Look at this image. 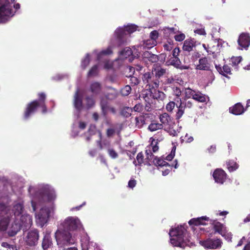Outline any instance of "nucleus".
Returning a JSON list of instances; mask_svg holds the SVG:
<instances>
[{
    "mask_svg": "<svg viewBox=\"0 0 250 250\" xmlns=\"http://www.w3.org/2000/svg\"><path fill=\"white\" fill-rule=\"evenodd\" d=\"M142 81L144 84H146V87L151 91L152 89L155 90L159 86L160 81L156 79L153 72H147L145 73L142 77ZM152 93V91H151Z\"/></svg>",
    "mask_w": 250,
    "mask_h": 250,
    "instance_id": "6",
    "label": "nucleus"
},
{
    "mask_svg": "<svg viewBox=\"0 0 250 250\" xmlns=\"http://www.w3.org/2000/svg\"><path fill=\"white\" fill-rule=\"evenodd\" d=\"M153 97L157 100L163 101L166 98V94L163 92L158 90L153 95Z\"/></svg>",
    "mask_w": 250,
    "mask_h": 250,
    "instance_id": "42",
    "label": "nucleus"
},
{
    "mask_svg": "<svg viewBox=\"0 0 250 250\" xmlns=\"http://www.w3.org/2000/svg\"><path fill=\"white\" fill-rule=\"evenodd\" d=\"M203 46L208 53L210 54H212L213 56L215 55V51L212 50L208 45L207 46H206V44H203Z\"/></svg>",
    "mask_w": 250,
    "mask_h": 250,
    "instance_id": "60",
    "label": "nucleus"
},
{
    "mask_svg": "<svg viewBox=\"0 0 250 250\" xmlns=\"http://www.w3.org/2000/svg\"><path fill=\"white\" fill-rule=\"evenodd\" d=\"M192 100H193V102L194 100H195L201 103L205 102L206 101L205 97L201 92H195L194 95H193Z\"/></svg>",
    "mask_w": 250,
    "mask_h": 250,
    "instance_id": "36",
    "label": "nucleus"
},
{
    "mask_svg": "<svg viewBox=\"0 0 250 250\" xmlns=\"http://www.w3.org/2000/svg\"><path fill=\"white\" fill-rule=\"evenodd\" d=\"M40 196L42 202H51L56 198V194L54 191L44 189L40 192Z\"/></svg>",
    "mask_w": 250,
    "mask_h": 250,
    "instance_id": "13",
    "label": "nucleus"
},
{
    "mask_svg": "<svg viewBox=\"0 0 250 250\" xmlns=\"http://www.w3.org/2000/svg\"><path fill=\"white\" fill-rule=\"evenodd\" d=\"M80 225V220L73 217H68L61 224V229L68 231H73L77 229Z\"/></svg>",
    "mask_w": 250,
    "mask_h": 250,
    "instance_id": "7",
    "label": "nucleus"
},
{
    "mask_svg": "<svg viewBox=\"0 0 250 250\" xmlns=\"http://www.w3.org/2000/svg\"><path fill=\"white\" fill-rule=\"evenodd\" d=\"M211 221L213 225V228L215 232H217L222 236H225L226 235V227L225 226L216 220H211Z\"/></svg>",
    "mask_w": 250,
    "mask_h": 250,
    "instance_id": "19",
    "label": "nucleus"
},
{
    "mask_svg": "<svg viewBox=\"0 0 250 250\" xmlns=\"http://www.w3.org/2000/svg\"><path fill=\"white\" fill-rule=\"evenodd\" d=\"M38 99L33 100L26 104L23 113V119L27 120L33 115L38 108H41L42 114L47 112V108L45 104L46 95L44 92L38 94Z\"/></svg>",
    "mask_w": 250,
    "mask_h": 250,
    "instance_id": "1",
    "label": "nucleus"
},
{
    "mask_svg": "<svg viewBox=\"0 0 250 250\" xmlns=\"http://www.w3.org/2000/svg\"><path fill=\"white\" fill-rule=\"evenodd\" d=\"M175 150H176V146H173L172 147V149L170 153L169 154H168L166 157V160L167 161H171L173 159L175 156Z\"/></svg>",
    "mask_w": 250,
    "mask_h": 250,
    "instance_id": "51",
    "label": "nucleus"
},
{
    "mask_svg": "<svg viewBox=\"0 0 250 250\" xmlns=\"http://www.w3.org/2000/svg\"><path fill=\"white\" fill-rule=\"evenodd\" d=\"M20 224L22 228L23 231L26 230L30 228L32 224L31 217L28 214H24L21 216L20 219H18Z\"/></svg>",
    "mask_w": 250,
    "mask_h": 250,
    "instance_id": "14",
    "label": "nucleus"
},
{
    "mask_svg": "<svg viewBox=\"0 0 250 250\" xmlns=\"http://www.w3.org/2000/svg\"><path fill=\"white\" fill-rule=\"evenodd\" d=\"M242 60L241 57H232L230 60L231 63L230 64L234 67V69L238 70V65Z\"/></svg>",
    "mask_w": 250,
    "mask_h": 250,
    "instance_id": "37",
    "label": "nucleus"
},
{
    "mask_svg": "<svg viewBox=\"0 0 250 250\" xmlns=\"http://www.w3.org/2000/svg\"><path fill=\"white\" fill-rule=\"evenodd\" d=\"M144 154L142 152L138 153L137 155L136 159L139 165H141L144 162Z\"/></svg>",
    "mask_w": 250,
    "mask_h": 250,
    "instance_id": "54",
    "label": "nucleus"
},
{
    "mask_svg": "<svg viewBox=\"0 0 250 250\" xmlns=\"http://www.w3.org/2000/svg\"><path fill=\"white\" fill-rule=\"evenodd\" d=\"M10 222V217L6 213V207L0 206V231H5Z\"/></svg>",
    "mask_w": 250,
    "mask_h": 250,
    "instance_id": "10",
    "label": "nucleus"
},
{
    "mask_svg": "<svg viewBox=\"0 0 250 250\" xmlns=\"http://www.w3.org/2000/svg\"><path fill=\"white\" fill-rule=\"evenodd\" d=\"M226 165L229 172L236 170L239 167V165L234 160H229L227 162Z\"/></svg>",
    "mask_w": 250,
    "mask_h": 250,
    "instance_id": "32",
    "label": "nucleus"
},
{
    "mask_svg": "<svg viewBox=\"0 0 250 250\" xmlns=\"http://www.w3.org/2000/svg\"><path fill=\"white\" fill-rule=\"evenodd\" d=\"M112 53V51L111 48L109 47L106 48L105 50L102 51L98 55V59H99L100 56L101 55H110Z\"/></svg>",
    "mask_w": 250,
    "mask_h": 250,
    "instance_id": "52",
    "label": "nucleus"
},
{
    "mask_svg": "<svg viewBox=\"0 0 250 250\" xmlns=\"http://www.w3.org/2000/svg\"><path fill=\"white\" fill-rule=\"evenodd\" d=\"M181 62L178 57L174 58L170 62V64L174 66L176 68L180 67Z\"/></svg>",
    "mask_w": 250,
    "mask_h": 250,
    "instance_id": "49",
    "label": "nucleus"
},
{
    "mask_svg": "<svg viewBox=\"0 0 250 250\" xmlns=\"http://www.w3.org/2000/svg\"><path fill=\"white\" fill-rule=\"evenodd\" d=\"M99 73L98 65L96 64L93 65L89 70L87 73V77H91L97 76Z\"/></svg>",
    "mask_w": 250,
    "mask_h": 250,
    "instance_id": "40",
    "label": "nucleus"
},
{
    "mask_svg": "<svg viewBox=\"0 0 250 250\" xmlns=\"http://www.w3.org/2000/svg\"><path fill=\"white\" fill-rule=\"evenodd\" d=\"M134 110L136 112H140L143 110V105L140 104H136L133 107Z\"/></svg>",
    "mask_w": 250,
    "mask_h": 250,
    "instance_id": "63",
    "label": "nucleus"
},
{
    "mask_svg": "<svg viewBox=\"0 0 250 250\" xmlns=\"http://www.w3.org/2000/svg\"><path fill=\"white\" fill-rule=\"evenodd\" d=\"M195 41L194 39H187L184 41L183 49L184 51L189 52L193 50V47H195Z\"/></svg>",
    "mask_w": 250,
    "mask_h": 250,
    "instance_id": "25",
    "label": "nucleus"
},
{
    "mask_svg": "<svg viewBox=\"0 0 250 250\" xmlns=\"http://www.w3.org/2000/svg\"><path fill=\"white\" fill-rule=\"evenodd\" d=\"M163 161V159L155 157V158L153 159L152 164H154L156 166L162 167Z\"/></svg>",
    "mask_w": 250,
    "mask_h": 250,
    "instance_id": "50",
    "label": "nucleus"
},
{
    "mask_svg": "<svg viewBox=\"0 0 250 250\" xmlns=\"http://www.w3.org/2000/svg\"><path fill=\"white\" fill-rule=\"evenodd\" d=\"M209 221V217L207 216H202L201 217L192 218L188 221V224L190 226L206 225L207 224L206 222H208Z\"/></svg>",
    "mask_w": 250,
    "mask_h": 250,
    "instance_id": "20",
    "label": "nucleus"
},
{
    "mask_svg": "<svg viewBox=\"0 0 250 250\" xmlns=\"http://www.w3.org/2000/svg\"><path fill=\"white\" fill-rule=\"evenodd\" d=\"M89 89L93 95H96L100 93L102 90V85L100 83L95 82L91 83Z\"/></svg>",
    "mask_w": 250,
    "mask_h": 250,
    "instance_id": "27",
    "label": "nucleus"
},
{
    "mask_svg": "<svg viewBox=\"0 0 250 250\" xmlns=\"http://www.w3.org/2000/svg\"><path fill=\"white\" fill-rule=\"evenodd\" d=\"M146 160H147L146 162L148 165L151 166L152 163V161L154 158H155L154 155L151 152L150 149V147L149 149L146 150Z\"/></svg>",
    "mask_w": 250,
    "mask_h": 250,
    "instance_id": "35",
    "label": "nucleus"
},
{
    "mask_svg": "<svg viewBox=\"0 0 250 250\" xmlns=\"http://www.w3.org/2000/svg\"><path fill=\"white\" fill-rule=\"evenodd\" d=\"M21 229H22V228L20 224L18 219L16 218L12 224L11 226L8 231V235L11 237L14 236Z\"/></svg>",
    "mask_w": 250,
    "mask_h": 250,
    "instance_id": "18",
    "label": "nucleus"
},
{
    "mask_svg": "<svg viewBox=\"0 0 250 250\" xmlns=\"http://www.w3.org/2000/svg\"><path fill=\"white\" fill-rule=\"evenodd\" d=\"M195 91L189 87L185 89V95L182 99H180L179 104H177V109L176 111L175 118L179 120L182 118L185 111H189L193 108V95Z\"/></svg>",
    "mask_w": 250,
    "mask_h": 250,
    "instance_id": "2",
    "label": "nucleus"
},
{
    "mask_svg": "<svg viewBox=\"0 0 250 250\" xmlns=\"http://www.w3.org/2000/svg\"><path fill=\"white\" fill-rule=\"evenodd\" d=\"M132 108L129 107H126L123 109L122 111V114L125 117H129L131 116L132 112Z\"/></svg>",
    "mask_w": 250,
    "mask_h": 250,
    "instance_id": "47",
    "label": "nucleus"
},
{
    "mask_svg": "<svg viewBox=\"0 0 250 250\" xmlns=\"http://www.w3.org/2000/svg\"><path fill=\"white\" fill-rule=\"evenodd\" d=\"M229 111L230 113L234 115H239L244 112L245 109L243 105L240 103H238L229 107Z\"/></svg>",
    "mask_w": 250,
    "mask_h": 250,
    "instance_id": "21",
    "label": "nucleus"
},
{
    "mask_svg": "<svg viewBox=\"0 0 250 250\" xmlns=\"http://www.w3.org/2000/svg\"><path fill=\"white\" fill-rule=\"evenodd\" d=\"M152 72H154L155 78L159 80V79L166 73V69L162 67L152 68Z\"/></svg>",
    "mask_w": 250,
    "mask_h": 250,
    "instance_id": "30",
    "label": "nucleus"
},
{
    "mask_svg": "<svg viewBox=\"0 0 250 250\" xmlns=\"http://www.w3.org/2000/svg\"><path fill=\"white\" fill-rule=\"evenodd\" d=\"M217 71L221 75L227 77L228 74H231V69L227 64H224L222 66L220 64H215Z\"/></svg>",
    "mask_w": 250,
    "mask_h": 250,
    "instance_id": "24",
    "label": "nucleus"
},
{
    "mask_svg": "<svg viewBox=\"0 0 250 250\" xmlns=\"http://www.w3.org/2000/svg\"><path fill=\"white\" fill-rule=\"evenodd\" d=\"M15 0H0V23H5L15 15L13 3Z\"/></svg>",
    "mask_w": 250,
    "mask_h": 250,
    "instance_id": "3",
    "label": "nucleus"
},
{
    "mask_svg": "<svg viewBox=\"0 0 250 250\" xmlns=\"http://www.w3.org/2000/svg\"><path fill=\"white\" fill-rule=\"evenodd\" d=\"M168 166L170 167L171 169L173 167H174V168H177L178 167V162L177 160H175L173 163H172L171 165H170L167 162H166L164 160L163 161V163L162 164V167H167Z\"/></svg>",
    "mask_w": 250,
    "mask_h": 250,
    "instance_id": "48",
    "label": "nucleus"
},
{
    "mask_svg": "<svg viewBox=\"0 0 250 250\" xmlns=\"http://www.w3.org/2000/svg\"><path fill=\"white\" fill-rule=\"evenodd\" d=\"M86 100V106L87 109H90L95 105L94 100L89 96H87L85 98Z\"/></svg>",
    "mask_w": 250,
    "mask_h": 250,
    "instance_id": "45",
    "label": "nucleus"
},
{
    "mask_svg": "<svg viewBox=\"0 0 250 250\" xmlns=\"http://www.w3.org/2000/svg\"><path fill=\"white\" fill-rule=\"evenodd\" d=\"M131 88L129 85H126L121 89L120 93L122 96H128L131 92Z\"/></svg>",
    "mask_w": 250,
    "mask_h": 250,
    "instance_id": "44",
    "label": "nucleus"
},
{
    "mask_svg": "<svg viewBox=\"0 0 250 250\" xmlns=\"http://www.w3.org/2000/svg\"><path fill=\"white\" fill-rule=\"evenodd\" d=\"M153 115L149 113H145L135 117V120L136 125L142 127L144 124L148 123V119H152Z\"/></svg>",
    "mask_w": 250,
    "mask_h": 250,
    "instance_id": "17",
    "label": "nucleus"
},
{
    "mask_svg": "<svg viewBox=\"0 0 250 250\" xmlns=\"http://www.w3.org/2000/svg\"><path fill=\"white\" fill-rule=\"evenodd\" d=\"M174 39L177 42L183 41L185 39V35L181 33L180 34L175 35Z\"/></svg>",
    "mask_w": 250,
    "mask_h": 250,
    "instance_id": "57",
    "label": "nucleus"
},
{
    "mask_svg": "<svg viewBox=\"0 0 250 250\" xmlns=\"http://www.w3.org/2000/svg\"><path fill=\"white\" fill-rule=\"evenodd\" d=\"M55 237L58 244L62 246L72 245L76 242L75 237H72L69 231L61 228L56 232Z\"/></svg>",
    "mask_w": 250,
    "mask_h": 250,
    "instance_id": "5",
    "label": "nucleus"
},
{
    "mask_svg": "<svg viewBox=\"0 0 250 250\" xmlns=\"http://www.w3.org/2000/svg\"><path fill=\"white\" fill-rule=\"evenodd\" d=\"M200 244L206 249H219L222 247L223 242L220 238H208L206 240L201 241Z\"/></svg>",
    "mask_w": 250,
    "mask_h": 250,
    "instance_id": "9",
    "label": "nucleus"
},
{
    "mask_svg": "<svg viewBox=\"0 0 250 250\" xmlns=\"http://www.w3.org/2000/svg\"><path fill=\"white\" fill-rule=\"evenodd\" d=\"M165 83L166 84H171V85L170 86L171 87V86H173V84H174V83H177V82L175 81V80L172 77H170L166 79Z\"/></svg>",
    "mask_w": 250,
    "mask_h": 250,
    "instance_id": "55",
    "label": "nucleus"
},
{
    "mask_svg": "<svg viewBox=\"0 0 250 250\" xmlns=\"http://www.w3.org/2000/svg\"><path fill=\"white\" fill-rule=\"evenodd\" d=\"M142 29L134 24H128L126 25L119 27L115 31H136Z\"/></svg>",
    "mask_w": 250,
    "mask_h": 250,
    "instance_id": "23",
    "label": "nucleus"
},
{
    "mask_svg": "<svg viewBox=\"0 0 250 250\" xmlns=\"http://www.w3.org/2000/svg\"><path fill=\"white\" fill-rule=\"evenodd\" d=\"M116 132V130L113 128H108L106 131V135L107 137H112Z\"/></svg>",
    "mask_w": 250,
    "mask_h": 250,
    "instance_id": "53",
    "label": "nucleus"
},
{
    "mask_svg": "<svg viewBox=\"0 0 250 250\" xmlns=\"http://www.w3.org/2000/svg\"><path fill=\"white\" fill-rule=\"evenodd\" d=\"M74 105L76 109L79 111H81L83 108L82 98L79 95L78 91L76 92L74 96Z\"/></svg>",
    "mask_w": 250,
    "mask_h": 250,
    "instance_id": "26",
    "label": "nucleus"
},
{
    "mask_svg": "<svg viewBox=\"0 0 250 250\" xmlns=\"http://www.w3.org/2000/svg\"><path fill=\"white\" fill-rule=\"evenodd\" d=\"M180 52V48L179 47H175L172 51V56L173 58H176V57H178Z\"/></svg>",
    "mask_w": 250,
    "mask_h": 250,
    "instance_id": "62",
    "label": "nucleus"
},
{
    "mask_svg": "<svg viewBox=\"0 0 250 250\" xmlns=\"http://www.w3.org/2000/svg\"><path fill=\"white\" fill-rule=\"evenodd\" d=\"M158 142H156L154 139L151 143V146L152 147V150L153 152L157 151L159 149V147L157 146Z\"/></svg>",
    "mask_w": 250,
    "mask_h": 250,
    "instance_id": "59",
    "label": "nucleus"
},
{
    "mask_svg": "<svg viewBox=\"0 0 250 250\" xmlns=\"http://www.w3.org/2000/svg\"><path fill=\"white\" fill-rule=\"evenodd\" d=\"M50 210L48 208H42L36 214V221L40 226L42 227L48 221Z\"/></svg>",
    "mask_w": 250,
    "mask_h": 250,
    "instance_id": "8",
    "label": "nucleus"
},
{
    "mask_svg": "<svg viewBox=\"0 0 250 250\" xmlns=\"http://www.w3.org/2000/svg\"><path fill=\"white\" fill-rule=\"evenodd\" d=\"M238 44L245 49L250 45V36L248 33L242 32L238 39Z\"/></svg>",
    "mask_w": 250,
    "mask_h": 250,
    "instance_id": "15",
    "label": "nucleus"
},
{
    "mask_svg": "<svg viewBox=\"0 0 250 250\" xmlns=\"http://www.w3.org/2000/svg\"><path fill=\"white\" fill-rule=\"evenodd\" d=\"M171 87L173 89V94L176 96L175 99H176L177 100H180V99H181L180 98V96L181 95L180 88L177 86H175L174 85L173 86H171Z\"/></svg>",
    "mask_w": 250,
    "mask_h": 250,
    "instance_id": "46",
    "label": "nucleus"
},
{
    "mask_svg": "<svg viewBox=\"0 0 250 250\" xmlns=\"http://www.w3.org/2000/svg\"><path fill=\"white\" fill-rule=\"evenodd\" d=\"M132 54V51L129 47H126L120 52V56L123 59H126Z\"/></svg>",
    "mask_w": 250,
    "mask_h": 250,
    "instance_id": "34",
    "label": "nucleus"
},
{
    "mask_svg": "<svg viewBox=\"0 0 250 250\" xmlns=\"http://www.w3.org/2000/svg\"><path fill=\"white\" fill-rule=\"evenodd\" d=\"M108 152L109 156L112 159L117 158L118 156V153L113 149H109L108 150Z\"/></svg>",
    "mask_w": 250,
    "mask_h": 250,
    "instance_id": "56",
    "label": "nucleus"
},
{
    "mask_svg": "<svg viewBox=\"0 0 250 250\" xmlns=\"http://www.w3.org/2000/svg\"><path fill=\"white\" fill-rule=\"evenodd\" d=\"M39 238V231L36 229L31 230L28 232L25 238L26 245L32 247L37 245Z\"/></svg>",
    "mask_w": 250,
    "mask_h": 250,
    "instance_id": "11",
    "label": "nucleus"
},
{
    "mask_svg": "<svg viewBox=\"0 0 250 250\" xmlns=\"http://www.w3.org/2000/svg\"><path fill=\"white\" fill-rule=\"evenodd\" d=\"M213 177L216 183L223 184L226 179L227 174L223 169L217 168L214 170Z\"/></svg>",
    "mask_w": 250,
    "mask_h": 250,
    "instance_id": "16",
    "label": "nucleus"
},
{
    "mask_svg": "<svg viewBox=\"0 0 250 250\" xmlns=\"http://www.w3.org/2000/svg\"><path fill=\"white\" fill-rule=\"evenodd\" d=\"M52 245V242L50 234L46 233L44 235L42 242V247L43 250H46Z\"/></svg>",
    "mask_w": 250,
    "mask_h": 250,
    "instance_id": "29",
    "label": "nucleus"
},
{
    "mask_svg": "<svg viewBox=\"0 0 250 250\" xmlns=\"http://www.w3.org/2000/svg\"><path fill=\"white\" fill-rule=\"evenodd\" d=\"M23 210V206L21 203H18L14 206V214L16 216L21 215Z\"/></svg>",
    "mask_w": 250,
    "mask_h": 250,
    "instance_id": "38",
    "label": "nucleus"
},
{
    "mask_svg": "<svg viewBox=\"0 0 250 250\" xmlns=\"http://www.w3.org/2000/svg\"><path fill=\"white\" fill-rule=\"evenodd\" d=\"M90 62V55L89 54H87L81 62V67L82 68L85 69L89 65Z\"/></svg>",
    "mask_w": 250,
    "mask_h": 250,
    "instance_id": "41",
    "label": "nucleus"
},
{
    "mask_svg": "<svg viewBox=\"0 0 250 250\" xmlns=\"http://www.w3.org/2000/svg\"><path fill=\"white\" fill-rule=\"evenodd\" d=\"M100 106L103 115L104 116H106L107 113V111L109 108L107 102L106 100H101L100 103Z\"/></svg>",
    "mask_w": 250,
    "mask_h": 250,
    "instance_id": "39",
    "label": "nucleus"
},
{
    "mask_svg": "<svg viewBox=\"0 0 250 250\" xmlns=\"http://www.w3.org/2000/svg\"><path fill=\"white\" fill-rule=\"evenodd\" d=\"M146 57L148 58V60L152 62H156L158 61V55H155L149 52L145 54Z\"/></svg>",
    "mask_w": 250,
    "mask_h": 250,
    "instance_id": "43",
    "label": "nucleus"
},
{
    "mask_svg": "<svg viewBox=\"0 0 250 250\" xmlns=\"http://www.w3.org/2000/svg\"><path fill=\"white\" fill-rule=\"evenodd\" d=\"M136 185V181L135 179H130L128 183V187L131 188H133Z\"/></svg>",
    "mask_w": 250,
    "mask_h": 250,
    "instance_id": "61",
    "label": "nucleus"
},
{
    "mask_svg": "<svg viewBox=\"0 0 250 250\" xmlns=\"http://www.w3.org/2000/svg\"><path fill=\"white\" fill-rule=\"evenodd\" d=\"M166 57L167 55L165 53H162L158 56V61H160L161 62H164L166 60Z\"/></svg>",
    "mask_w": 250,
    "mask_h": 250,
    "instance_id": "64",
    "label": "nucleus"
},
{
    "mask_svg": "<svg viewBox=\"0 0 250 250\" xmlns=\"http://www.w3.org/2000/svg\"><path fill=\"white\" fill-rule=\"evenodd\" d=\"M151 124L148 127V129L150 131L153 132L163 128V124L156 123L154 120L151 121Z\"/></svg>",
    "mask_w": 250,
    "mask_h": 250,
    "instance_id": "31",
    "label": "nucleus"
},
{
    "mask_svg": "<svg viewBox=\"0 0 250 250\" xmlns=\"http://www.w3.org/2000/svg\"><path fill=\"white\" fill-rule=\"evenodd\" d=\"M159 37L158 32H150L149 38L143 41V47L151 49L157 44V40Z\"/></svg>",
    "mask_w": 250,
    "mask_h": 250,
    "instance_id": "12",
    "label": "nucleus"
},
{
    "mask_svg": "<svg viewBox=\"0 0 250 250\" xmlns=\"http://www.w3.org/2000/svg\"><path fill=\"white\" fill-rule=\"evenodd\" d=\"M196 69L201 70H209L210 64L206 57H203L199 59V64L196 66Z\"/></svg>",
    "mask_w": 250,
    "mask_h": 250,
    "instance_id": "22",
    "label": "nucleus"
},
{
    "mask_svg": "<svg viewBox=\"0 0 250 250\" xmlns=\"http://www.w3.org/2000/svg\"><path fill=\"white\" fill-rule=\"evenodd\" d=\"M139 83V80L136 77L132 76L130 78V83L132 85H137Z\"/></svg>",
    "mask_w": 250,
    "mask_h": 250,
    "instance_id": "58",
    "label": "nucleus"
},
{
    "mask_svg": "<svg viewBox=\"0 0 250 250\" xmlns=\"http://www.w3.org/2000/svg\"><path fill=\"white\" fill-rule=\"evenodd\" d=\"M159 119L161 124H163V127L169 125L171 122V117L167 113H164L160 115Z\"/></svg>",
    "mask_w": 250,
    "mask_h": 250,
    "instance_id": "28",
    "label": "nucleus"
},
{
    "mask_svg": "<svg viewBox=\"0 0 250 250\" xmlns=\"http://www.w3.org/2000/svg\"><path fill=\"white\" fill-rule=\"evenodd\" d=\"M174 101H170L168 103L166 106V109L168 112H172L175 106H177V104H179L180 100H177L176 99H174Z\"/></svg>",
    "mask_w": 250,
    "mask_h": 250,
    "instance_id": "33",
    "label": "nucleus"
},
{
    "mask_svg": "<svg viewBox=\"0 0 250 250\" xmlns=\"http://www.w3.org/2000/svg\"><path fill=\"white\" fill-rule=\"evenodd\" d=\"M186 229L182 226H178L175 229H171L169 235L170 237V242L174 247H179L184 248L186 246L184 237Z\"/></svg>",
    "mask_w": 250,
    "mask_h": 250,
    "instance_id": "4",
    "label": "nucleus"
}]
</instances>
